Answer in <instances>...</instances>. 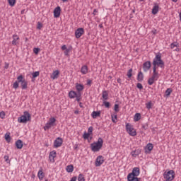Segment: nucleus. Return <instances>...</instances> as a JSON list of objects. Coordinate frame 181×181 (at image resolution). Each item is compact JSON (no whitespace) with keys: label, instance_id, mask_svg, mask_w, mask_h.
<instances>
[{"label":"nucleus","instance_id":"23","mask_svg":"<svg viewBox=\"0 0 181 181\" xmlns=\"http://www.w3.org/2000/svg\"><path fill=\"white\" fill-rule=\"evenodd\" d=\"M102 98H103V100H105V101H107V100H108V91L103 90Z\"/></svg>","mask_w":181,"mask_h":181},{"label":"nucleus","instance_id":"27","mask_svg":"<svg viewBox=\"0 0 181 181\" xmlns=\"http://www.w3.org/2000/svg\"><path fill=\"white\" fill-rule=\"evenodd\" d=\"M139 119H141V113H136L134 117V122H138Z\"/></svg>","mask_w":181,"mask_h":181},{"label":"nucleus","instance_id":"7","mask_svg":"<svg viewBox=\"0 0 181 181\" xmlns=\"http://www.w3.org/2000/svg\"><path fill=\"white\" fill-rule=\"evenodd\" d=\"M17 81L18 83H21L22 90H26V88H28V81L23 78V76H18L17 77Z\"/></svg>","mask_w":181,"mask_h":181},{"label":"nucleus","instance_id":"44","mask_svg":"<svg viewBox=\"0 0 181 181\" xmlns=\"http://www.w3.org/2000/svg\"><path fill=\"white\" fill-rule=\"evenodd\" d=\"M103 105H105V107L106 108H110V102H107V101H103Z\"/></svg>","mask_w":181,"mask_h":181},{"label":"nucleus","instance_id":"11","mask_svg":"<svg viewBox=\"0 0 181 181\" xmlns=\"http://www.w3.org/2000/svg\"><path fill=\"white\" fill-rule=\"evenodd\" d=\"M84 35V28H80L76 29L75 31V36L76 39H80L81 36H83Z\"/></svg>","mask_w":181,"mask_h":181},{"label":"nucleus","instance_id":"40","mask_svg":"<svg viewBox=\"0 0 181 181\" xmlns=\"http://www.w3.org/2000/svg\"><path fill=\"white\" fill-rule=\"evenodd\" d=\"M111 117L112 122L117 123V115H112Z\"/></svg>","mask_w":181,"mask_h":181},{"label":"nucleus","instance_id":"31","mask_svg":"<svg viewBox=\"0 0 181 181\" xmlns=\"http://www.w3.org/2000/svg\"><path fill=\"white\" fill-rule=\"evenodd\" d=\"M172 94V88H169L165 90V95L169 97Z\"/></svg>","mask_w":181,"mask_h":181},{"label":"nucleus","instance_id":"28","mask_svg":"<svg viewBox=\"0 0 181 181\" xmlns=\"http://www.w3.org/2000/svg\"><path fill=\"white\" fill-rule=\"evenodd\" d=\"M73 170H74V167L73 165H67L66 172H68V173H71Z\"/></svg>","mask_w":181,"mask_h":181},{"label":"nucleus","instance_id":"21","mask_svg":"<svg viewBox=\"0 0 181 181\" xmlns=\"http://www.w3.org/2000/svg\"><path fill=\"white\" fill-rule=\"evenodd\" d=\"M78 95V93H76L74 90H71L69 92V98H76V97Z\"/></svg>","mask_w":181,"mask_h":181},{"label":"nucleus","instance_id":"58","mask_svg":"<svg viewBox=\"0 0 181 181\" xmlns=\"http://www.w3.org/2000/svg\"><path fill=\"white\" fill-rule=\"evenodd\" d=\"M79 107L81 108H83V103L81 102H79Z\"/></svg>","mask_w":181,"mask_h":181},{"label":"nucleus","instance_id":"52","mask_svg":"<svg viewBox=\"0 0 181 181\" xmlns=\"http://www.w3.org/2000/svg\"><path fill=\"white\" fill-rule=\"evenodd\" d=\"M142 129H145V131H146V129H148V125H147V124H144V125L142 126Z\"/></svg>","mask_w":181,"mask_h":181},{"label":"nucleus","instance_id":"51","mask_svg":"<svg viewBox=\"0 0 181 181\" xmlns=\"http://www.w3.org/2000/svg\"><path fill=\"white\" fill-rule=\"evenodd\" d=\"M69 53H70V49H67L64 51L65 56H69Z\"/></svg>","mask_w":181,"mask_h":181},{"label":"nucleus","instance_id":"37","mask_svg":"<svg viewBox=\"0 0 181 181\" xmlns=\"http://www.w3.org/2000/svg\"><path fill=\"white\" fill-rule=\"evenodd\" d=\"M90 134L86 133V132H84L83 135V139H88V138H90Z\"/></svg>","mask_w":181,"mask_h":181},{"label":"nucleus","instance_id":"14","mask_svg":"<svg viewBox=\"0 0 181 181\" xmlns=\"http://www.w3.org/2000/svg\"><path fill=\"white\" fill-rule=\"evenodd\" d=\"M61 12H62V8H60V6H57V8H55L54 10V17L59 18Z\"/></svg>","mask_w":181,"mask_h":181},{"label":"nucleus","instance_id":"43","mask_svg":"<svg viewBox=\"0 0 181 181\" xmlns=\"http://www.w3.org/2000/svg\"><path fill=\"white\" fill-rule=\"evenodd\" d=\"M146 105L147 110H151V108H152V102L147 103Z\"/></svg>","mask_w":181,"mask_h":181},{"label":"nucleus","instance_id":"56","mask_svg":"<svg viewBox=\"0 0 181 181\" xmlns=\"http://www.w3.org/2000/svg\"><path fill=\"white\" fill-rule=\"evenodd\" d=\"M49 160H50V162H52V163H54V158H53V157L49 158Z\"/></svg>","mask_w":181,"mask_h":181},{"label":"nucleus","instance_id":"34","mask_svg":"<svg viewBox=\"0 0 181 181\" xmlns=\"http://www.w3.org/2000/svg\"><path fill=\"white\" fill-rule=\"evenodd\" d=\"M19 87V82L18 81H15L13 84V88H15L16 90Z\"/></svg>","mask_w":181,"mask_h":181},{"label":"nucleus","instance_id":"10","mask_svg":"<svg viewBox=\"0 0 181 181\" xmlns=\"http://www.w3.org/2000/svg\"><path fill=\"white\" fill-rule=\"evenodd\" d=\"M104 163V157L103 156H98L96 158L95 165L98 168Z\"/></svg>","mask_w":181,"mask_h":181},{"label":"nucleus","instance_id":"49","mask_svg":"<svg viewBox=\"0 0 181 181\" xmlns=\"http://www.w3.org/2000/svg\"><path fill=\"white\" fill-rule=\"evenodd\" d=\"M42 27H43V25H42V24L40 23V22H38V23H37V29L40 30V29H42Z\"/></svg>","mask_w":181,"mask_h":181},{"label":"nucleus","instance_id":"19","mask_svg":"<svg viewBox=\"0 0 181 181\" xmlns=\"http://www.w3.org/2000/svg\"><path fill=\"white\" fill-rule=\"evenodd\" d=\"M38 179L40 180H43V177H45V173H43V169L40 168L38 171Z\"/></svg>","mask_w":181,"mask_h":181},{"label":"nucleus","instance_id":"53","mask_svg":"<svg viewBox=\"0 0 181 181\" xmlns=\"http://www.w3.org/2000/svg\"><path fill=\"white\" fill-rule=\"evenodd\" d=\"M70 181H77V177H76V176L73 177L70 180Z\"/></svg>","mask_w":181,"mask_h":181},{"label":"nucleus","instance_id":"8","mask_svg":"<svg viewBox=\"0 0 181 181\" xmlns=\"http://www.w3.org/2000/svg\"><path fill=\"white\" fill-rule=\"evenodd\" d=\"M126 131L129 135H131V136H136V131L131 124L127 123L126 124Z\"/></svg>","mask_w":181,"mask_h":181},{"label":"nucleus","instance_id":"20","mask_svg":"<svg viewBox=\"0 0 181 181\" xmlns=\"http://www.w3.org/2000/svg\"><path fill=\"white\" fill-rule=\"evenodd\" d=\"M140 154H141V150L139 149H136L131 152V155L132 156H133V158H136V156H138Z\"/></svg>","mask_w":181,"mask_h":181},{"label":"nucleus","instance_id":"18","mask_svg":"<svg viewBox=\"0 0 181 181\" xmlns=\"http://www.w3.org/2000/svg\"><path fill=\"white\" fill-rule=\"evenodd\" d=\"M15 144L17 149H22V148H23V141H22L21 139L17 140Z\"/></svg>","mask_w":181,"mask_h":181},{"label":"nucleus","instance_id":"26","mask_svg":"<svg viewBox=\"0 0 181 181\" xmlns=\"http://www.w3.org/2000/svg\"><path fill=\"white\" fill-rule=\"evenodd\" d=\"M59 70H56L52 73V76H51V78H52V80H56V78H58L59 77Z\"/></svg>","mask_w":181,"mask_h":181},{"label":"nucleus","instance_id":"33","mask_svg":"<svg viewBox=\"0 0 181 181\" xmlns=\"http://www.w3.org/2000/svg\"><path fill=\"white\" fill-rule=\"evenodd\" d=\"M8 2L10 6H15V4H16V0H8Z\"/></svg>","mask_w":181,"mask_h":181},{"label":"nucleus","instance_id":"2","mask_svg":"<svg viewBox=\"0 0 181 181\" xmlns=\"http://www.w3.org/2000/svg\"><path fill=\"white\" fill-rule=\"evenodd\" d=\"M139 173V168H134L132 172L127 175V181H139V178H138Z\"/></svg>","mask_w":181,"mask_h":181},{"label":"nucleus","instance_id":"45","mask_svg":"<svg viewBox=\"0 0 181 181\" xmlns=\"http://www.w3.org/2000/svg\"><path fill=\"white\" fill-rule=\"evenodd\" d=\"M93 127L90 126V127L88 129V134L92 135V134H93Z\"/></svg>","mask_w":181,"mask_h":181},{"label":"nucleus","instance_id":"12","mask_svg":"<svg viewBox=\"0 0 181 181\" xmlns=\"http://www.w3.org/2000/svg\"><path fill=\"white\" fill-rule=\"evenodd\" d=\"M62 145H63V139L60 137L57 138V139L54 141V148H60Z\"/></svg>","mask_w":181,"mask_h":181},{"label":"nucleus","instance_id":"64","mask_svg":"<svg viewBox=\"0 0 181 181\" xmlns=\"http://www.w3.org/2000/svg\"><path fill=\"white\" fill-rule=\"evenodd\" d=\"M24 12H25V10L21 11L22 14H23Z\"/></svg>","mask_w":181,"mask_h":181},{"label":"nucleus","instance_id":"30","mask_svg":"<svg viewBox=\"0 0 181 181\" xmlns=\"http://www.w3.org/2000/svg\"><path fill=\"white\" fill-rule=\"evenodd\" d=\"M100 112L93 111V112H92V117H93V118H94V119H95L97 117H100Z\"/></svg>","mask_w":181,"mask_h":181},{"label":"nucleus","instance_id":"38","mask_svg":"<svg viewBox=\"0 0 181 181\" xmlns=\"http://www.w3.org/2000/svg\"><path fill=\"white\" fill-rule=\"evenodd\" d=\"M179 46V44L177 42H173L170 45V49H175V47H177Z\"/></svg>","mask_w":181,"mask_h":181},{"label":"nucleus","instance_id":"29","mask_svg":"<svg viewBox=\"0 0 181 181\" xmlns=\"http://www.w3.org/2000/svg\"><path fill=\"white\" fill-rule=\"evenodd\" d=\"M78 181H86V177H84V175L79 174L78 177Z\"/></svg>","mask_w":181,"mask_h":181},{"label":"nucleus","instance_id":"48","mask_svg":"<svg viewBox=\"0 0 181 181\" xmlns=\"http://www.w3.org/2000/svg\"><path fill=\"white\" fill-rule=\"evenodd\" d=\"M40 50V49L39 48H34L33 49V52L35 54H39V51Z\"/></svg>","mask_w":181,"mask_h":181},{"label":"nucleus","instance_id":"13","mask_svg":"<svg viewBox=\"0 0 181 181\" xmlns=\"http://www.w3.org/2000/svg\"><path fill=\"white\" fill-rule=\"evenodd\" d=\"M151 61H147L143 64V70L144 73H147L148 71L151 69Z\"/></svg>","mask_w":181,"mask_h":181},{"label":"nucleus","instance_id":"5","mask_svg":"<svg viewBox=\"0 0 181 181\" xmlns=\"http://www.w3.org/2000/svg\"><path fill=\"white\" fill-rule=\"evenodd\" d=\"M159 77H160L159 72L156 71V68H153V74L151 77L148 79V86H152L155 81H158Z\"/></svg>","mask_w":181,"mask_h":181},{"label":"nucleus","instance_id":"9","mask_svg":"<svg viewBox=\"0 0 181 181\" xmlns=\"http://www.w3.org/2000/svg\"><path fill=\"white\" fill-rule=\"evenodd\" d=\"M54 122H56V118H50L49 122H47L44 127L45 131H47V129H50L52 127H54Z\"/></svg>","mask_w":181,"mask_h":181},{"label":"nucleus","instance_id":"59","mask_svg":"<svg viewBox=\"0 0 181 181\" xmlns=\"http://www.w3.org/2000/svg\"><path fill=\"white\" fill-rule=\"evenodd\" d=\"M78 113H79L78 110H75V111H74V114L77 115V114H78Z\"/></svg>","mask_w":181,"mask_h":181},{"label":"nucleus","instance_id":"61","mask_svg":"<svg viewBox=\"0 0 181 181\" xmlns=\"http://www.w3.org/2000/svg\"><path fill=\"white\" fill-rule=\"evenodd\" d=\"M179 16H180V21H181V12L180 13Z\"/></svg>","mask_w":181,"mask_h":181},{"label":"nucleus","instance_id":"50","mask_svg":"<svg viewBox=\"0 0 181 181\" xmlns=\"http://www.w3.org/2000/svg\"><path fill=\"white\" fill-rule=\"evenodd\" d=\"M91 83H93V81L88 79L87 80V86H89V87H91Z\"/></svg>","mask_w":181,"mask_h":181},{"label":"nucleus","instance_id":"32","mask_svg":"<svg viewBox=\"0 0 181 181\" xmlns=\"http://www.w3.org/2000/svg\"><path fill=\"white\" fill-rule=\"evenodd\" d=\"M75 98H76V101H77L78 103H80V101L81 100V93H78V95L75 97Z\"/></svg>","mask_w":181,"mask_h":181},{"label":"nucleus","instance_id":"35","mask_svg":"<svg viewBox=\"0 0 181 181\" xmlns=\"http://www.w3.org/2000/svg\"><path fill=\"white\" fill-rule=\"evenodd\" d=\"M132 71H133L132 69H130L127 71V77H128L129 78H131L132 77Z\"/></svg>","mask_w":181,"mask_h":181},{"label":"nucleus","instance_id":"62","mask_svg":"<svg viewBox=\"0 0 181 181\" xmlns=\"http://www.w3.org/2000/svg\"><path fill=\"white\" fill-rule=\"evenodd\" d=\"M62 2H67L69 0H62Z\"/></svg>","mask_w":181,"mask_h":181},{"label":"nucleus","instance_id":"46","mask_svg":"<svg viewBox=\"0 0 181 181\" xmlns=\"http://www.w3.org/2000/svg\"><path fill=\"white\" fill-rule=\"evenodd\" d=\"M137 88H139V90H143L144 89V86L141 85V83H138L136 85Z\"/></svg>","mask_w":181,"mask_h":181},{"label":"nucleus","instance_id":"1","mask_svg":"<svg viewBox=\"0 0 181 181\" xmlns=\"http://www.w3.org/2000/svg\"><path fill=\"white\" fill-rule=\"evenodd\" d=\"M153 69L156 67H160V69H165V62L162 60V54L158 52L156 54V57L153 59Z\"/></svg>","mask_w":181,"mask_h":181},{"label":"nucleus","instance_id":"54","mask_svg":"<svg viewBox=\"0 0 181 181\" xmlns=\"http://www.w3.org/2000/svg\"><path fill=\"white\" fill-rule=\"evenodd\" d=\"M62 50H67V47L66 45H62Z\"/></svg>","mask_w":181,"mask_h":181},{"label":"nucleus","instance_id":"25","mask_svg":"<svg viewBox=\"0 0 181 181\" xmlns=\"http://www.w3.org/2000/svg\"><path fill=\"white\" fill-rule=\"evenodd\" d=\"M158 12H159V6H153L151 11L152 14L156 15V13H158Z\"/></svg>","mask_w":181,"mask_h":181},{"label":"nucleus","instance_id":"24","mask_svg":"<svg viewBox=\"0 0 181 181\" xmlns=\"http://www.w3.org/2000/svg\"><path fill=\"white\" fill-rule=\"evenodd\" d=\"M137 80L139 82L144 81V73L142 71H139L137 75Z\"/></svg>","mask_w":181,"mask_h":181},{"label":"nucleus","instance_id":"16","mask_svg":"<svg viewBox=\"0 0 181 181\" xmlns=\"http://www.w3.org/2000/svg\"><path fill=\"white\" fill-rule=\"evenodd\" d=\"M75 87H76L78 93H81V91H83V90H84V85H83L81 83H76L75 85Z\"/></svg>","mask_w":181,"mask_h":181},{"label":"nucleus","instance_id":"41","mask_svg":"<svg viewBox=\"0 0 181 181\" xmlns=\"http://www.w3.org/2000/svg\"><path fill=\"white\" fill-rule=\"evenodd\" d=\"M5 139L7 142H11V135L6 134H5Z\"/></svg>","mask_w":181,"mask_h":181},{"label":"nucleus","instance_id":"17","mask_svg":"<svg viewBox=\"0 0 181 181\" xmlns=\"http://www.w3.org/2000/svg\"><path fill=\"white\" fill-rule=\"evenodd\" d=\"M19 36L16 35H13V41H12V45L13 46H16V45L19 44Z\"/></svg>","mask_w":181,"mask_h":181},{"label":"nucleus","instance_id":"63","mask_svg":"<svg viewBox=\"0 0 181 181\" xmlns=\"http://www.w3.org/2000/svg\"><path fill=\"white\" fill-rule=\"evenodd\" d=\"M173 2H177V0H172Z\"/></svg>","mask_w":181,"mask_h":181},{"label":"nucleus","instance_id":"3","mask_svg":"<svg viewBox=\"0 0 181 181\" xmlns=\"http://www.w3.org/2000/svg\"><path fill=\"white\" fill-rule=\"evenodd\" d=\"M103 144H104L103 139L101 137L98 138L97 142L90 144L91 151L93 152H98L103 148Z\"/></svg>","mask_w":181,"mask_h":181},{"label":"nucleus","instance_id":"15","mask_svg":"<svg viewBox=\"0 0 181 181\" xmlns=\"http://www.w3.org/2000/svg\"><path fill=\"white\" fill-rule=\"evenodd\" d=\"M152 149H153V144H152L151 143H148L146 146V148H145L146 153H151V151H152Z\"/></svg>","mask_w":181,"mask_h":181},{"label":"nucleus","instance_id":"22","mask_svg":"<svg viewBox=\"0 0 181 181\" xmlns=\"http://www.w3.org/2000/svg\"><path fill=\"white\" fill-rule=\"evenodd\" d=\"M81 72L82 74H87L88 73V67L86 65H84L81 69Z\"/></svg>","mask_w":181,"mask_h":181},{"label":"nucleus","instance_id":"42","mask_svg":"<svg viewBox=\"0 0 181 181\" xmlns=\"http://www.w3.org/2000/svg\"><path fill=\"white\" fill-rule=\"evenodd\" d=\"M39 74H40V72L35 71L33 73V78H36V77H39Z\"/></svg>","mask_w":181,"mask_h":181},{"label":"nucleus","instance_id":"4","mask_svg":"<svg viewBox=\"0 0 181 181\" xmlns=\"http://www.w3.org/2000/svg\"><path fill=\"white\" fill-rule=\"evenodd\" d=\"M32 119V116L29 112L25 111L23 112V115L18 118V122L20 124H26L28 122Z\"/></svg>","mask_w":181,"mask_h":181},{"label":"nucleus","instance_id":"47","mask_svg":"<svg viewBox=\"0 0 181 181\" xmlns=\"http://www.w3.org/2000/svg\"><path fill=\"white\" fill-rule=\"evenodd\" d=\"M0 118H1V119H4V118H5V112L2 111L0 112Z\"/></svg>","mask_w":181,"mask_h":181},{"label":"nucleus","instance_id":"36","mask_svg":"<svg viewBox=\"0 0 181 181\" xmlns=\"http://www.w3.org/2000/svg\"><path fill=\"white\" fill-rule=\"evenodd\" d=\"M49 158H56V151H53L49 153Z\"/></svg>","mask_w":181,"mask_h":181},{"label":"nucleus","instance_id":"60","mask_svg":"<svg viewBox=\"0 0 181 181\" xmlns=\"http://www.w3.org/2000/svg\"><path fill=\"white\" fill-rule=\"evenodd\" d=\"M152 33H153V35L156 34V30H155L154 31H152Z\"/></svg>","mask_w":181,"mask_h":181},{"label":"nucleus","instance_id":"6","mask_svg":"<svg viewBox=\"0 0 181 181\" xmlns=\"http://www.w3.org/2000/svg\"><path fill=\"white\" fill-rule=\"evenodd\" d=\"M163 177L165 181H172L175 179V171L173 170H170L168 172H165L163 174Z\"/></svg>","mask_w":181,"mask_h":181},{"label":"nucleus","instance_id":"55","mask_svg":"<svg viewBox=\"0 0 181 181\" xmlns=\"http://www.w3.org/2000/svg\"><path fill=\"white\" fill-rule=\"evenodd\" d=\"M4 159H5L6 162L8 163V160H9V157L8 156H5Z\"/></svg>","mask_w":181,"mask_h":181},{"label":"nucleus","instance_id":"39","mask_svg":"<svg viewBox=\"0 0 181 181\" xmlns=\"http://www.w3.org/2000/svg\"><path fill=\"white\" fill-rule=\"evenodd\" d=\"M115 112H119V105L115 104L114 107Z\"/></svg>","mask_w":181,"mask_h":181},{"label":"nucleus","instance_id":"57","mask_svg":"<svg viewBox=\"0 0 181 181\" xmlns=\"http://www.w3.org/2000/svg\"><path fill=\"white\" fill-rule=\"evenodd\" d=\"M8 67H9V64L6 63V64H5L4 69H8Z\"/></svg>","mask_w":181,"mask_h":181}]
</instances>
